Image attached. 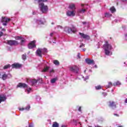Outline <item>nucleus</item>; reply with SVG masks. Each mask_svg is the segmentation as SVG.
<instances>
[{
  "label": "nucleus",
  "mask_w": 127,
  "mask_h": 127,
  "mask_svg": "<svg viewBox=\"0 0 127 127\" xmlns=\"http://www.w3.org/2000/svg\"><path fill=\"white\" fill-rule=\"evenodd\" d=\"M35 1H38L39 5L41 11L43 13H46L48 11V6L44 5L45 1H47V0H35Z\"/></svg>",
  "instance_id": "f257e3e1"
},
{
  "label": "nucleus",
  "mask_w": 127,
  "mask_h": 127,
  "mask_svg": "<svg viewBox=\"0 0 127 127\" xmlns=\"http://www.w3.org/2000/svg\"><path fill=\"white\" fill-rule=\"evenodd\" d=\"M64 31L68 34H71L72 33H76L77 29L74 25H71V27H64Z\"/></svg>",
  "instance_id": "f03ea898"
},
{
  "label": "nucleus",
  "mask_w": 127,
  "mask_h": 127,
  "mask_svg": "<svg viewBox=\"0 0 127 127\" xmlns=\"http://www.w3.org/2000/svg\"><path fill=\"white\" fill-rule=\"evenodd\" d=\"M103 47L105 51L106 55H110V53H111L110 50H111L112 47V45L109 43L108 41H105V44L103 45Z\"/></svg>",
  "instance_id": "7ed1b4c3"
},
{
  "label": "nucleus",
  "mask_w": 127,
  "mask_h": 127,
  "mask_svg": "<svg viewBox=\"0 0 127 127\" xmlns=\"http://www.w3.org/2000/svg\"><path fill=\"white\" fill-rule=\"evenodd\" d=\"M6 44L10 45V46H15L16 45H18L19 43L16 40H7Z\"/></svg>",
  "instance_id": "20e7f679"
},
{
  "label": "nucleus",
  "mask_w": 127,
  "mask_h": 127,
  "mask_svg": "<svg viewBox=\"0 0 127 127\" xmlns=\"http://www.w3.org/2000/svg\"><path fill=\"white\" fill-rule=\"evenodd\" d=\"M10 18H7L5 17H2V20H1V22L2 23V25L4 26H6L7 25V22L10 21Z\"/></svg>",
  "instance_id": "39448f33"
},
{
  "label": "nucleus",
  "mask_w": 127,
  "mask_h": 127,
  "mask_svg": "<svg viewBox=\"0 0 127 127\" xmlns=\"http://www.w3.org/2000/svg\"><path fill=\"white\" fill-rule=\"evenodd\" d=\"M70 71L71 72H73L74 73H78V71H79V67L77 66L76 65H74L70 67Z\"/></svg>",
  "instance_id": "423d86ee"
},
{
  "label": "nucleus",
  "mask_w": 127,
  "mask_h": 127,
  "mask_svg": "<svg viewBox=\"0 0 127 127\" xmlns=\"http://www.w3.org/2000/svg\"><path fill=\"white\" fill-rule=\"evenodd\" d=\"M108 104V107L110 108H112V109H116V108H117V105L114 101H109Z\"/></svg>",
  "instance_id": "0eeeda50"
},
{
  "label": "nucleus",
  "mask_w": 127,
  "mask_h": 127,
  "mask_svg": "<svg viewBox=\"0 0 127 127\" xmlns=\"http://www.w3.org/2000/svg\"><path fill=\"white\" fill-rule=\"evenodd\" d=\"M35 40H34L33 41H31L28 45V47L29 49H32L33 48H34V47H36V45H35Z\"/></svg>",
  "instance_id": "6e6552de"
},
{
  "label": "nucleus",
  "mask_w": 127,
  "mask_h": 127,
  "mask_svg": "<svg viewBox=\"0 0 127 127\" xmlns=\"http://www.w3.org/2000/svg\"><path fill=\"white\" fill-rule=\"evenodd\" d=\"M79 35H80L81 37H82V38H83L84 39H87V40H89V39H90V37L88 35H86L81 32H79Z\"/></svg>",
  "instance_id": "1a4fd4ad"
},
{
  "label": "nucleus",
  "mask_w": 127,
  "mask_h": 127,
  "mask_svg": "<svg viewBox=\"0 0 127 127\" xmlns=\"http://www.w3.org/2000/svg\"><path fill=\"white\" fill-rule=\"evenodd\" d=\"M17 88H23L25 89V88H27V84L20 82L17 85Z\"/></svg>",
  "instance_id": "9d476101"
},
{
  "label": "nucleus",
  "mask_w": 127,
  "mask_h": 127,
  "mask_svg": "<svg viewBox=\"0 0 127 127\" xmlns=\"http://www.w3.org/2000/svg\"><path fill=\"white\" fill-rule=\"evenodd\" d=\"M66 15L67 16H75V10L72 11L68 10L66 12Z\"/></svg>",
  "instance_id": "9b49d317"
},
{
  "label": "nucleus",
  "mask_w": 127,
  "mask_h": 127,
  "mask_svg": "<svg viewBox=\"0 0 127 127\" xmlns=\"http://www.w3.org/2000/svg\"><path fill=\"white\" fill-rule=\"evenodd\" d=\"M22 65L18 64V63H14L11 65L12 68H15V69H17L18 68H21Z\"/></svg>",
  "instance_id": "f8f14e48"
},
{
  "label": "nucleus",
  "mask_w": 127,
  "mask_h": 127,
  "mask_svg": "<svg viewBox=\"0 0 127 127\" xmlns=\"http://www.w3.org/2000/svg\"><path fill=\"white\" fill-rule=\"evenodd\" d=\"M85 62L87 64H88V65H91V64H95V62L94 60H90V59H86Z\"/></svg>",
  "instance_id": "ddd939ff"
},
{
  "label": "nucleus",
  "mask_w": 127,
  "mask_h": 127,
  "mask_svg": "<svg viewBox=\"0 0 127 127\" xmlns=\"http://www.w3.org/2000/svg\"><path fill=\"white\" fill-rule=\"evenodd\" d=\"M6 100V97L3 95H0V104L2 102H5V100Z\"/></svg>",
  "instance_id": "4468645a"
},
{
  "label": "nucleus",
  "mask_w": 127,
  "mask_h": 127,
  "mask_svg": "<svg viewBox=\"0 0 127 127\" xmlns=\"http://www.w3.org/2000/svg\"><path fill=\"white\" fill-rule=\"evenodd\" d=\"M36 54L37 55H38V56H39V57H42V51H41V49H38L36 51Z\"/></svg>",
  "instance_id": "2eb2a0df"
},
{
  "label": "nucleus",
  "mask_w": 127,
  "mask_h": 127,
  "mask_svg": "<svg viewBox=\"0 0 127 127\" xmlns=\"http://www.w3.org/2000/svg\"><path fill=\"white\" fill-rule=\"evenodd\" d=\"M8 75L4 72L1 77H0V79H2L3 81H5L6 79H7Z\"/></svg>",
  "instance_id": "dca6fc26"
},
{
  "label": "nucleus",
  "mask_w": 127,
  "mask_h": 127,
  "mask_svg": "<svg viewBox=\"0 0 127 127\" xmlns=\"http://www.w3.org/2000/svg\"><path fill=\"white\" fill-rule=\"evenodd\" d=\"M69 8L70 9H72V10H74V9H76V7H75V4H71L69 5Z\"/></svg>",
  "instance_id": "f3484780"
},
{
  "label": "nucleus",
  "mask_w": 127,
  "mask_h": 127,
  "mask_svg": "<svg viewBox=\"0 0 127 127\" xmlns=\"http://www.w3.org/2000/svg\"><path fill=\"white\" fill-rule=\"evenodd\" d=\"M10 67V64H6L3 67V69L4 70H6V69H8V68H9Z\"/></svg>",
  "instance_id": "a211bd4d"
},
{
  "label": "nucleus",
  "mask_w": 127,
  "mask_h": 127,
  "mask_svg": "<svg viewBox=\"0 0 127 127\" xmlns=\"http://www.w3.org/2000/svg\"><path fill=\"white\" fill-rule=\"evenodd\" d=\"M50 68V67L49 66H46L43 69L42 72H47Z\"/></svg>",
  "instance_id": "6ab92c4d"
},
{
  "label": "nucleus",
  "mask_w": 127,
  "mask_h": 127,
  "mask_svg": "<svg viewBox=\"0 0 127 127\" xmlns=\"http://www.w3.org/2000/svg\"><path fill=\"white\" fill-rule=\"evenodd\" d=\"M53 127H59V124L57 122H54L53 124Z\"/></svg>",
  "instance_id": "aec40b11"
},
{
  "label": "nucleus",
  "mask_w": 127,
  "mask_h": 127,
  "mask_svg": "<svg viewBox=\"0 0 127 127\" xmlns=\"http://www.w3.org/2000/svg\"><path fill=\"white\" fill-rule=\"evenodd\" d=\"M54 64H55V65H59V64H60V63H59V61H58V60H56L54 61Z\"/></svg>",
  "instance_id": "412c9836"
},
{
  "label": "nucleus",
  "mask_w": 127,
  "mask_h": 127,
  "mask_svg": "<svg viewBox=\"0 0 127 127\" xmlns=\"http://www.w3.org/2000/svg\"><path fill=\"white\" fill-rule=\"evenodd\" d=\"M110 10L113 13V12H115V11H116V8H115L114 6H112L110 8Z\"/></svg>",
  "instance_id": "4be33fe9"
},
{
  "label": "nucleus",
  "mask_w": 127,
  "mask_h": 127,
  "mask_svg": "<svg viewBox=\"0 0 127 127\" xmlns=\"http://www.w3.org/2000/svg\"><path fill=\"white\" fill-rule=\"evenodd\" d=\"M57 80V78H53L51 80V83H52V84H54V83H55V82H56Z\"/></svg>",
  "instance_id": "5701e85b"
},
{
  "label": "nucleus",
  "mask_w": 127,
  "mask_h": 127,
  "mask_svg": "<svg viewBox=\"0 0 127 127\" xmlns=\"http://www.w3.org/2000/svg\"><path fill=\"white\" fill-rule=\"evenodd\" d=\"M22 59L24 61H25V60H26V54H24L22 55Z\"/></svg>",
  "instance_id": "b1692460"
},
{
  "label": "nucleus",
  "mask_w": 127,
  "mask_h": 127,
  "mask_svg": "<svg viewBox=\"0 0 127 127\" xmlns=\"http://www.w3.org/2000/svg\"><path fill=\"white\" fill-rule=\"evenodd\" d=\"M119 85H121V82L120 81H117L116 82L113 83L114 86H118Z\"/></svg>",
  "instance_id": "393cba45"
},
{
  "label": "nucleus",
  "mask_w": 127,
  "mask_h": 127,
  "mask_svg": "<svg viewBox=\"0 0 127 127\" xmlns=\"http://www.w3.org/2000/svg\"><path fill=\"white\" fill-rule=\"evenodd\" d=\"M15 39L16 40H19V39H21V38H22V36H15L14 37Z\"/></svg>",
  "instance_id": "a878e982"
},
{
  "label": "nucleus",
  "mask_w": 127,
  "mask_h": 127,
  "mask_svg": "<svg viewBox=\"0 0 127 127\" xmlns=\"http://www.w3.org/2000/svg\"><path fill=\"white\" fill-rule=\"evenodd\" d=\"M96 90H101L102 89V86L101 85H98L95 86Z\"/></svg>",
  "instance_id": "bb28decb"
},
{
  "label": "nucleus",
  "mask_w": 127,
  "mask_h": 127,
  "mask_svg": "<svg viewBox=\"0 0 127 127\" xmlns=\"http://www.w3.org/2000/svg\"><path fill=\"white\" fill-rule=\"evenodd\" d=\"M86 11V9H82L79 10V12L80 13H84Z\"/></svg>",
  "instance_id": "cd10ccee"
},
{
  "label": "nucleus",
  "mask_w": 127,
  "mask_h": 127,
  "mask_svg": "<svg viewBox=\"0 0 127 127\" xmlns=\"http://www.w3.org/2000/svg\"><path fill=\"white\" fill-rule=\"evenodd\" d=\"M31 83L32 85H34L35 84H36V83H37V80H36V79H33L31 81Z\"/></svg>",
  "instance_id": "c85d7f7f"
},
{
  "label": "nucleus",
  "mask_w": 127,
  "mask_h": 127,
  "mask_svg": "<svg viewBox=\"0 0 127 127\" xmlns=\"http://www.w3.org/2000/svg\"><path fill=\"white\" fill-rule=\"evenodd\" d=\"M113 86V83L111 82L108 83V85H107L108 88H111Z\"/></svg>",
  "instance_id": "c756f323"
},
{
  "label": "nucleus",
  "mask_w": 127,
  "mask_h": 127,
  "mask_svg": "<svg viewBox=\"0 0 127 127\" xmlns=\"http://www.w3.org/2000/svg\"><path fill=\"white\" fill-rule=\"evenodd\" d=\"M111 16V14L109 13H105V17H110V16Z\"/></svg>",
  "instance_id": "7c9ffc66"
},
{
  "label": "nucleus",
  "mask_w": 127,
  "mask_h": 127,
  "mask_svg": "<svg viewBox=\"0 0 127 127\" xmlns=\"http://www.w3.org/2000/svg\"><path fill=\"white\" fill-rule=\"evenodd\" d=\"M29 109H30V106L29 105L25 108V110H26V111H28V110H29Z\"/></svg>",
  "instance_id": "2f4dec72"
},
{
  "label": "nucleus",
  "mask_w": 127,
  "mask_h": 127,
  "mask_svg": "<svg viewBox=\"0 0 127 127\" xmlns=\"http://www.w3.org/2000/svg\"><path fill=\"white\" fill-rule=\"evenodd\" d=\"M73 123H74V124H75V126H77V120H75V119H73Z\"/></svg>",
  "instance_id": "473e14b6"
},
{
  "label": "nucleus",
  "mask_w": 127,
  "mask_h": 127,
  "mask_svg": "<svg viewBox=\"0 0 127 127\" xmlns=\"http://www.w3.org/2000/svg\"><path fill=\"white\" fill-rule=\"evenodd\" d=\"M27 91L28 92V94H29V93H30V91H31V88H29L28 89H27Z\"/></svg>",
  "instance_id": "72a5a7b5"
},
{
  "label": "nucleus",
  "mask_w": 127,
  "mask_h": 127,
  "mask_svg": "<svg viewBox=\"0 0 127 127\" xmlns=\"http://www.w3.org/2000/svg\"><path fill=\"white\" fill-rule=\"evenodd\" d=\"M80 48H82V47H85V44L82 43L81 45L79 46Z\"/></svg>",
  "instance_id": "f704fd0d"
},
{
  "label": "nucleus",
  "mask_w": 127,
  "mask_h": 127,
  "mask_svg": "<svg viewBox=\"0 0 127 127\" xmlns=\"http://www.w3.org/2000/svg\"><path fill=\"white\" fill-rule=\"evenodd\" d=\"M58 28H60L61 29H62V28H63V27L62 26H61V25H58Z\"/></svg>",
  "instance_id": "c9c22d12"
},
{
  "label": "nucleus",
  "mask_w": 127,
  "mask_h": 127,
  "mask_svg": "<svg viewBox=\"0 0 127 127\" xmlns=\"http://www.w3.org/2000/svg\"><path fill=\"white\" fill-rule=\"evenodd\" d=\"M77 58H78V59H81V56H80V53L78 54Z\"/></svg>",
  "instance_id": "e433bc0d"
},
{
  "label": "nucleus",
  "mask_w": 127,
  "mask_h": 127,
  "mask_svg": "<svg viewBox=\"0 0 127 127\" xmlns=\"http://www.w3.org/2000/svg\"><path fill=\"white\" fill-rule=\"evenodd\" d=\"M3 35V33L2 32H0V37H1Z\"/></svg>",
  "instance_id": "4c0bfd02"
},
{
  "label": "nucleus",
  "mask_w": 127,
  "mask_h": 127,
  "mask_svg": "<svg viewBox=\"0 0 127 127\" xmlns=\"http://www.w3.org/2000/svg\"><path fill=\"white\" fill-rule=\"evenodd\" d=\"M79 112H81L82 111V107H79L78 108Z\"/></svg>",
  "instance_id": "58836bf2"
},
{
  "label": "nucleus",
  "mask_w": 127,
  "mask_h": 127,
  "mask_svg": "<svg viewBox=\"0 0 127 127\" xmlns=\"http://www.w3.org/2000/svg\"><path fill=\"white\" fill-rule=\"evenodd\" d=\"M50 73H54V69H52L50 70Z\"/></svg>",
  "instance_id": "ea45409f"
},
{
  "label": "nucleus",
  "mask_w": 127,
  "mask_h": 127,
  "mask_svg": "<svg viewBox=\"0 0 127 127\" xmlns=\"http://www.w3.org/2000/svg\"><path fill=\"white\" fill-rule=\"evenodd\" d=\"M24 110H25V109L23 108L19 109V111H24Z\"/></svg>",
  "instance_id": "a19ab883"
},
{
  "label": "nucleus",
  "mask_w": 127,
  "mask_h": 127,
  "mask_svg": "<svg viewBox=\"0 0 127 127\" xmlns=\"http://www.w3.org/2000/svg\"><path fill=\"white\" fill-rule=\"evenodd\" d=\"M114 115L116 116V117H120V115H119V114H114Z\"/></svg>",
  "instance_id": "79ce46f5"
},
{
  "label": "nucleus",
  "mask_w": 127,
  "mask_h": 127,
  "mask_svg": "<svg viewBox=\"0 0 127 127\" xmlns=\"http://www.w3.org/2000/svg\"><path fill=\"white\" fill-rule=\"evenodd\" d=\"M23 42H24V40H21V44L22 45V43H23Z\"/></svg>",
  "instance_id": "37998d69"
},
{
  "label": "nucleus",
  "mask_w": 127,
  "mask_h": 127,
  "mask_svg": "<svg viewBox=\"0 0 127 127\" xmlns=\"http://www.w3.org/2000/svg\"><path fill=\"white\" fill-rule=\"evenodd\" d=\"M103 95H104V97H106V96H107V93H103Z\"/></svg>",
  "instance_id": "c03bdc74"
},
{
  "label": "nucleus",
  "mask_w": 127,
  "mask_h": 127,
  "mask_svg": "<svg viewBox=\"0 0 127 127\" xmlns=\"http://www.w3.org/2000/svg\"><path fill=\"white\" fill-rule=\"evenodd\" d=\"M53 34H54L53 33H51L50 34V36H51V37L53 36Z\"/></svg>",
  "instance_id": "a18cd8bd"
},
{
  "label": "nucleus",
  "mask_w": 127,
  "mask_h": 127,
  "mask_svg": "<svg viewBox=\"0 0 127 127\" xmlns=\"http://www.w3.org/2000/svg\"><path fill=\"white\" fill-rule=\"evenodd\" d=\"M86 48H84L82 49V51H84V52L86 51Z\"/></svg>",
  "instance_id": "49530a36"
},
{
  "label": "nucleus",
  "mask_w": 127,
  "mask_h": 127,
  "mask_svg": "<svg viewBox=\"0 0 127 127\" xmlns=\"http://www.w3.org/2000/svg\"><path fill=\"white\" fill-rule=\"evenodd\" d=\"M83 24H87V22H82Z\"/></svg>",
  "instance_id": "de8ad7c7"
},
{
  "label": "nucleus",
  "mask_w": 127,
  "mask_h": 127,
  "mask_svg": "<svg viewBox=\"0 0 127 127\" xmlns=\"http://www.w3.org/2000/svg\"><path fill=\"white\" fill-rule=\"evenodd\" d=\"M125 103H127V98L125 99Z\"/></svg>",
  "instance_id": "09e8293b"
},
{
  "label": "nucleus",
  "mask_w": 127,
  "mask_h": 127,
  "mask_svg": "<svg viewBox=\"0 0 127 127\" xmlns=\"http://www.w3.org/2000/svg\"><path fill=\"white\" fill-rule=\"evenodd\" d=\"M44 51H45V52H46L47 51V49H44Z\"/></svg>",
  "instance_id": "8fccbe9b"
},
{
  "label": "nucleus",
  "mask_w": 127,
  "mask_h": 127,
  "mask_svg": "<svg viewBox=\"0 0 127 127\" xmlns=\"http://www.w3.org/2000/svg\"><path fill=\"white\" fill-rule=\"evenodd\" d=\"M121 1H127V0H121Z\"/></svg>",
  "instance_id": "3c124183"
},
{
  "label": "nucleus",
  "mask_w": 127,
  "mask_h": 127,
  "mask_svg": "<svg viewBox=\"0 0 127 127\" xmlns=\"http://www.w3.org/2000/svg\"><path fill=\"white\" fill-rule=\"evenodd\" d=\"M125 38H127V34L125 35Z\"/></svg>",
  "instance_id": "603ef678"
},
{
  "label": "nucleus",
  "mask_w": 127,
  "mask_h": 127,
  "mask_svg": "<svg viewBox=\"0 0 127 127\" xmlns=\"http://www.w3.org/2000/svg\"><path fill=\"white\" fill-rule=\"evenodd\" d=\"M81 6H82V7H84V4H81Z\"/></svg>",
  "instance_id": "864d4df0"
},
{
  "label": "nucleus",
  "mask_w": 127,
  "mask_h": 127,
  "mask_svg": "<svg viewBox=\"0 0 127 127\" xmlns=\"http://www.w3.org/2000/svg\"><path fill=\"white\" fill-rule=\"evenodd\" d=\"M78 124H79V125H80V126H82V124H81V122L78 123Z\"/></svg>",
  "instance_id": "5fc2aeb1"
},
{
  "label": "nucleus",
  "mask_w": 127,
  "mask_h": 127,
  "mask_svg": "<svg viewBox=\"0 0 127 127\" xmlns=\"http://www.w3.org/2000/svg\"><path fill=\"white\" fill-rule=\"evenodd\" d=\"M95 127H101V126H96Z\"/></svg>",
  "instance_id": "6e6d98bb"
},
{
  "label": "nucleus",
  "mask_w": 127,
  "mask_h": 127,
  "mask_svg": "<svg viewBox=\"0 0 127 127\" xmlns=\"http://www.w3.org/2000/svg\"><path fill=\"white\" fill-rule=\"evenodd\" d=\"M29 127H32V126L29 125Z\"/></svg>",
  "instance_id": "4d7b16f0"
},
{
  "label": "nucleus",
  "mask_w": 127,
  "mask_h": 127,
  "mask_svg": "<svg viewBox=\"0 0 127 127\" xmlns=\"http://www.w3.org/2000/svg\"><path fill=\"white\" fill-rule=\"evenodd\" d=\"M2 30L5 31V29H2Z\"/></svg>",
  "instance_id": "13d9d810"
},
{
  "label": "nucleus",
  "mask_w": 127,
  "mask_h": 127,
  "mask_svg": "<svg viewBox=\"0 0 127 127\" xmlns=\"http://www.w3.org/2000/svg\"><path fill=\"white\" fill-rule=\"evenodd\" d=\"M123 127V126H119V127Z\"/></svg>",
  "instance_id": "bf43d9fd"
},
{
  "label": "nucleus",
  "mask_w": 127,
  "mask_h": 127,
  "mask_svg": "<svg viewBox=\"0 0 127 127\" xmlns=\"http://www.w3.org/2000/svg\"><path fill=\"white\" fill-rule=\"evenodd\" d=\"M52 24H54V23L52 22Z\"/></svg>",
  "instance_id": "052dcab7"
},
{
  "label": "nucleus",
  "mask_w": 127,
  "mask_h": 127,
  "mask_svg": "<svg viewBox=\"0 0 127 127\" xmlns=\"http://www.w3.org/2000/svg\"><path fill=\"white\" fill-rule=\"evenodd\" d=\"M0 28L1 29L2 28L1 27H0Z\"/></svg>",
  "instance_id": "680f3d73"
},
{
  "label": "nucleus",
  "mask_w": 127,
  "mask_h": 127,
  "mask_svg": "<svg viewBox=\"0 0 127 127\" xmlns=\"http://www.w3.org/2000/svg\"><path fill=\"white\" fill-rule=\"evenodd\" d=\"M89 127H92L91 126H89Z\"/></svg>",
  "instance_id": "e2e57ef3"
},
{
  "label": "nucleus",
  "mask_w": 127,
  "mask_h": 127,
  "mask_svg": "<svg viewBox=\"0 0 127 127\" xmlns=\"http://www.w3.org/2000/svg\"><path fill=\"white\" fill-rule=\"evenodd\" d=\"M85 121L87 122V120H86Z\"/></svg>",
  "instance_id": "0e129e2a"
},
{
  "label": "nucleus",
  "mask_w": 127,
  "mask_h": 127,
  "mask_svg": "<svg viewBox=\"0 0 127 127\" xmlns=\"http://www.w3.org/2000/svg\"><path fill=\"white\" fill-rule=\"evenodd\" d=\"M0 75H1V74H0Z\"/></svg>",
  "instance_id": "69168bd1"
}]
</instances>
